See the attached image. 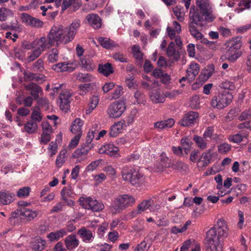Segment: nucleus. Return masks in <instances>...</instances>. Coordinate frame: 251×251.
Returning a JSON list of instances; mask_svg holds the SVG:
<instances>
[{
	"label": "nucleus",
	"instance_id": "nucleus-29",
	"mask_svg": "<svg viewBox=\"0 0 251 251\" xmlns=\"http://www.w3.org/2000/svg\"><path fill=\"white\" fill-rule=\"evenodd\" d=\"M150 99L153 102L155 103H162L165 100V98L160 91L157 90L151 91L150 94Z\"/></svg>",
	"mask_w": 251,
	"mask_h": 251
},
{
	"label": "nucleus",
	"instance_id": "nucleus-39",
	"mask_svg": "<svg viewBox=\"0 0 251 251\" xmlns=\"http://www.w3.org/2000/svg\"><path fill=\"white\" fill-rule=\"evenodd\" d=\"M99 102V99L98 96H94L90 99V103L88 108L86 110V113L89 114L97 107Z\"/></svg>",
	"mask_w": 251,
	"mask_h": 251
},
{
	"label": "nucleus",
	"instance_id": "nucleus-45",
	"mask_svg": "<svg viewBox=\"0 0 251 251\" xmlns=\"http://www.w3.org/2000/svg\"><path fill=\"white\" fill-rule=\"evenodd\" d=\"M103 171L108 175L111 178H116V170L111 165H108L103 168Z\"/></svg>",
	"mask_w": 251,
	"mask_h": 251
},
{
	"label": "nucleus",
	"instance_id": "nucleus-26",
	"mask_svg": "<svg viewBox=\"0 0 251 251\" xmlns=\"http://www.w3.org/2000/svg\"><path fill=\"white\" fill-rule=\"evenodd\" d=\"M13 11L8 8L2 7H0V21L4 22L7 21L9 18L14 16Z\"/></svg>",
	"mask_w": 251,
	"mask_h": 251
},
{
	"label": "nucleus",
	"instance_id": "nucleus-42",
	"mask_svg": "<svg viewBox=\"0 0 251 251\" xmlns=\"http://www.w3.org/2000/svg\"><path fill=\"white\" fill-rule=\"evenodd\" d=\"M59 58L58 51L56 49H52L49 53L48 60L50 63L58 61Z\"/></svg>",
	"mask_w": 251,
	"mask_h": 251
},
{
	"label": "nucleus",
	"instance_id": "nucleus-47",
	"mask_svg": "<svg viewBox=\"0 0 251 251\" xmlns=\"http://www.w3.org/2000/svg\"><path fill=\"white\" fill-rule=\"evenodd\" d=\"M132 53L136 59L141 60L143 58V54L140 50V48L137 45H134L132 48Z\"/></svg>",
	"mask_w": 251,
	"mask_h": 251
},
{
	"label": "nucleus",
	"instance_id": "nucleus-22",
	"mask_svg": "<svg viewBox=\"0 0 251 251\" xmlns=\"http://www.w3.org/2000/svg\"><path fill=\"white\" fill-rule=\"evenodd\" d=\"M83 125V121L80 118H76L72 122L71 126V131L73 134L82 135V126Z\"/></svg>",
	"mask_w": 251,
	"mask_h": 251
},
{
	"label": "nucleus",
	"instance_id": "nucleus-4",
	"mask_svg": "<svg viewBox=\"0 0 251 251\" xmlns=\"http://www.w3.org/2000/svg\"><path fill=\"white\" fill-rule=\"evenodd\" d=\"M190 22L189 24V31L192 36L196 40H200L201 43L208 44V41L203 37V35L197 28L198 25L201 26V22H203V18L201 17L197 11L190 12Z\"/></svg>",
	"mask_w": 251,
	"mask_h": 251
},
{
	"label": "nucleus",
	"instance_id": "nucleus-64",
	"mask_svg": "<svg viewBox=\"0 0 251 251\" xmlns=\"http://www.w3.org/2000/svg\"><path fill=\"white\" fill-rule=\"evenodd\" d=\"M251 118V109L246 110L241 113L239 117L241 121L246 120Z\"/></svg>",
	"mask_w": 251,
	"mask_h": 251
},
{
	"label": "nucleus",
	"instance_id": "nucleus-12",
	"mask_svg": "<svg viewBox=\"0 0 251 251\" xmlns=\"http://www.w3.org/2000/svg\"><path fill=\"white\" fill-rule=\"evenodd\" d=\"M71 93L66 90L62 91L59 98L58 103L62 111L67 112L70 108V103L71 100Z\"/></svg>",
	"mask_w": 251,
	"mask_h": 251
},
{
	"label": "nucleus",
	"instance_id": "nucleus-34",
	"mask_svg": "<svg viewBox=\"0 0 251 251\" xmlns=\"http://www.w3.org/2000/svg\"><path fill=\"white\" fill-rule=\"evenodd\" d=\"M98 71L104 76H108L113 73V68L110 63L99 65Z\"/></svg>",
	"mask_w": 251,
	"mask_h": 251
},
{
	"label": "nucleus",
	"instance_id": "nucleus-6",
	"mask_svg": "<svg viewBox=\"0 0 251 251\" xmlns=\"http://www.w3.org/2000/svg\"><path fill=\"white\" fill-rule=\"evenodd\" d=\"M135 203V199L127 194L121 195L113 201L110 210L113 213H119L125 208L132 206Z\"/></svg>",
	"mask_w": 251,
	"mask_h": 251
},
{
	"label": "nucleus",
	"instance_id": "nucleus-58",
	"mask_svg": "<svg viewBox=\"0 0 251 251\" xmlns=\"http://www.w3.org/2000/svg\"><path fill=\"white\" fill-rule=\"evenodd\" d=\"M113 58L120 62H127V58L123 53L116 52L113 55Z\"/></svg>",
	"mask_w": 251,
	"mask_h": 251
},
{
	"label": "nucleus",
	"instance_id": "nucleus-60",
	"mask_svg": "<svg viewBox=\"0 0 251 251\" xmlns=\"http://www.w3.org/2000/svg\"><path fill=\"white\" fill-rule=\"evenodd\" d=\"M140 155L136 152H134L130 155H128L126 157L123 159V162L124 163L127 162L133 161L139 159Z\"/></svg>",
	"mask_w": 251,
	"mask_h": 251
},
{
	"label": "nucleus",
	"instance_id": "nucleus-13",
	"mask_svg": "<svg viewBox=\"0 0 251 251\" xmlns=\"http://www.w3.org/2000/svg\"><path fill=\"white\" fill-rule=\"evenodd\" d=\"M198 113L190 111L184 115L182 119L179 122L183 126H189L194 125L198 120Z\"/></svg>",
	"mask_w": 251,
	"mask_h": 251
},
{
	"label": "nucleus",
	"instance_id": "nucleus-10",
	"mask_svg": "<svg viewBox=\"0 0 251 251\" xmlns=\"http://www.w3.org/2000/svg\"><path fill=\"white\" fill-rule=\"evenodd\" d=\"M80 205L85 209L93 212H100L104 207L103 204L91 197H81L79 199Z\"/></svg>",
	"mask_w": 251,
	"mask_h": 251
},
{
	"label": "nucleus",
	"instance_id": "nucleus-37",
	"mask_svg": "<svg viewBox=\"0 0 251 251\" xmlns=\"http://www.w3.org/2000/svg\"><path fill=\"white\" fill-rule=\"evenodd\" d=\"M166 53L169 57H173L174 61H177L179 57L178 53L176 52L175 49V44L173 42H171L169 45L166 50Z\"/></svg>",
	"mask_w": 251,
	"mask_h": 251
},
{
	"label": "nucleus",
	"instance_id": "nucleus-48",
	"mask_svg": "<svg viewBox=\"0 0 251 251\" xmlns=\"http://www.w3.org/2000/svg\"><path fill=\"white\" fill-rule=\"evenodd\" d=\"M123 89L121 86H117L111 93V99H119L123 93Z\"/></svg>",
	"mask_w": 251,
	"mask_h": 251
},
{
	"label": "nucleus",
	"instance_id": "nucleus-25",
	"mask_svg": "<svg viewBox=\"0 0 251 251\" xmlns=\"http://www.w3.org/2000/svg\"><path fill=\"white\" fill-rule=\"evenodd\" d=\"M210 151L203 152L201 155L198 162V167L202 168L208 165L210 163L211 156L210 154Z\"/></svg>",
	"mask_w": 251,
	"mask_h": 251
},
{
	"label": "nucleus",
	"instance_id": "nucleus-50",
	"mask_svg": "<svg viewBox=\"0 0 251 251\" xmlns=\"http://www.w3.org/2000/svg\"><path fill=\"white\" fill-rule=\"evenodd\" d=\"M81 135L79 134H76L71 140L68 148L70 149H74L78 145L80 140Z\"/></svg>",
	"mask_w": 251,
	"mask_h": 251
},
{
	"label": "nucleus",
	"instance_id": "nucleus-9",
	"mask_svg": "<svg viewBox=\"0 0 251 251\" xmlns=\"http://www.w3.org/2000/svg\"><path fill=\"white\" fill-rule=\"evenodd\" d=\"M232 99V96L228 93L219 94L211 100V105L215 108L223 109L228 105Z\"/></svg>",
	"mask_w": 251,
	"mask_h": 251
},
{
	"label": "nucleus",
	"instance_id": "nucleus-46",
	"mask_svg": "<svg viewBox=\"0 0 251 251\" xmlns=\"http://www.w3.org/2000/svg\"><path fill=\"white\" fill-rule=\"evenodd\" d=\"M108 223L103 222L99 226L97 233L99 237L101 238L103 236L105 231L108 229Z\"/></svg>",
	"mask_w": 251,
	"mask_h": 251
},
{
	"label": "nucleus",
	"instance_id": "nucleus-35",
	"mask_svg": "<svg viewBox=\"0 0 251 251\" xmlns=\"http://www.w3.org/2000/svg\"><path fill=\"white\" fill-rule=\"evenodd\" d=\"M46 246V241L40 237L36 238L32 243V249L37 251H42Z\"/></svg>",
	"mask_w": 251,
	"mask_h": 251
},
{
	"label": "nucleus",
	"instance_id": "nucleus-49",
	"mask_svg": "<svg viewBox=\"0 0 251 251\" xmlns=\"http://www.w3.org/2000/svg\"><path fill=\"white\" fill-rule=\"evenodd\" d=\"M173 168L181 171H185L188 169V166L181 161H177L174 163Z\"/></svg>",
	"mask_w": 251,
	"mask_h": 251
},
{
	"label": "nucleus",
	"instance_id": "nucleus-7",
	"mask_svg": "<svg viewBox=\"0 0 251 251\" xmlns=\"http://www.w3.org/2000/svg\"><path fill=\"white\" fill-rule=\"evenodd\" d=\"M196 4L199 8V11L194 8H191L190 11H197L201 17L203 18V21L211 22L215 19V16L213 14V8L208 0H197Z\"/></svg>",
	"mask_w": 251,
	"mask_h": 251
},
{
	"label": "nucleus",
	"instance_id": "nucleus-24",
	"mask_svg": "<svg viewBox=\"0 0 251 251\" xmlns=\"http://www.w3.org/2000/svg\"><path fill=\"white\" fill-rule=\"evenodd\" d=\"M52 68L53 70L58 72H72L74 70V68L72 65L69 63H59L52 66Z\"/></svg>",
	"mask_w": 251,
	"mask_h": 251
},
{
	"label": "nucleus",
	"instance_id": "nucleus-18",
	"mask_svg": "<svg viewBox=\"0 0 251 251\" xmlns=\"http://www.w3.org/2000/svg\"><path fill=\"white\" fill-rule=\"evenodd\" d=\"M125 124L124 121H120L115 122L110 127L109 134L111 137H116L122 132L124 126Z\"/></svg>",
	"mask_w": 251,
	"mask_h": 251
},
{
	"label": "nucleus",
	"instance_id": "nucleus-31",
	"mask_svg": "<svg viewBox=\"0 0 251 251\" xmlns=\"http://www.w3.org/2000/svg\"><path fill=\"white\" fill-rule=\"evenodd\" d=\"M26 90L30 92V94L35 100H37L39 97V94L41 92V88L38 85L31 83L26 86Z\"/></svg>",
	"mask_w": 251,
	"mask_h": 251
},
{
	"label": "nucleus",
	"instance_id": "nucleus-51",
	"mask_svg": "<svg viewBox=\"0 0 251 251\" xmlns=\"http://www.w3.org/2000/svg\"><path fill=\"white\" fill-rule=\"evenodd\" d=\"M32 17V16L26 13H22L20 15L22 22L28 26H29Z\"/></svg>",
	"mask_w": 251,
	"mask_h": 251
},
{
	"label": "nucleus",
	"instance_id": "nucleus-33",
	"mask_svg": "<svg viewBox=\"0 0 251 251\" xmlns=\"http://www.w3.org/2000/svg\"><path fill=\"white\" fill-rule=\"evenodd\" d=\"M151 204L152 201H151V200H144L138 205L137 209V213L138 214H140L142 212H144V211L146 210L147 209H149L150 207H151L150 210L151 211H154L155 209H154L153 207L151 206Z\"/></svg>",
	"mask_w": 251,
	"mask_h": 251
},
{
	"label": "nucleus",
	"instance_id": "nucleus-16",
	"mask_svg": "<svg viewBox=\"0 0 251 251\" xmlns=\"http://www.w3.org/2000/svg\"><path fill=\"white\" fill-rule=\"evenodd\" d=\"M119 149L113 144H107L99 150V153H105L111 156H117Z\"/></svg>",
	"mask_w": 251,
	"mask_h": 251
},
{
	"label": "nucleus",
	"instance_id": "nucleus-14",
	"mask_svg": "<svg viewBox=\"0 0 251 251\" xmlns=\"http://www.w3.org/2000/svg\"><path fill=\"white\" fill-rule=\"evenodd\" d=\"M77 235L82 240V241L86 243H89L93 242L94 239V234L93 232L85 227H81L77 231Z\"/></svg>",
	"mask_w": 251,
	"mask_h": 251
},
{
	"label": "nucleus",
	"instance_id": "nucleus-27",
	"mask_svg": "<svg viewBox=\"0 0 251 251\" xmlns=\"http://www.w3.org/2000/svg\"><path fill=\"white\" fill-rule=\"evenodd\" d=\"M66 235H67V230L65 229H60V230L50 233L48 234L47 237L50 241L52 242L57 241Z\"/></svg>",
	"mask_w": 251,
	"mask_h": 251
},
{
	"label": "nucleus",
	"instance_id": "nucleus-59",
	"mask_svg": "<svg viewBox=\"0 0 251 251\" xmlns=\"http://www.w3.org/2000/svg\"><path fill=\"white\" fill-rule=\"evenodd\" d=\"M243 139V136L240 134H236L234 135H230L228 137V139L230 142L234 143H239L241 142Z\"/></svg>",
	"mask_w": 251,
	"mask_h": 251
},
{
	"label": "nucleus",
	"instance_id": "nucleus-53",
	"mask_svg": "<svg viewBox=\"0 0 251 251\" xmlns=\"http://www.w3.org/2000/svg\"><path fill=\"white\" fill-rule=\"evenodd\" d=\"M61 195L62 199L66 202L67 204L70 206H73L74 205V201L72 200H68L67 197L68 194H67L66 190L63 188L61 191Z\"/></svg>",
	"mask_w": 251,
	"mask_h": 251
},
{
	"label": "nucleus",
	"instance_id": "nucleus-19",
	"mask_svg": "<svg viewBox=\"0 0 251 251\" xmlns=\"http://www.w3.org/2000/svg\"><path fill=\"white\" fill-rule=\"evenodd\" d=\"M200 67L198 64L192 63L187 70V78L189 81L195 79L196 76L199 74Z\"/></svg>",
	"mask_w": 251,
	"mask_h": 251
},
{
	"label": "nucleus",
	"instance_id": "nucleus-57",
	"mask_svg": "<svg viewBox=\"0 0 251 251\" xmlns=\"http://www.w3.org/2000/svg\"><path fill=\"white\" fill-rule=\"evenodd\" d=\"M30 188L28 187H24L21 188L17 192V196L20 198L25 197L29 195Z\"/></svg>",
	"mask_w": 251,
	"mask_h": 251
},
{
	"label": "nucleus",
	"instance_id": "nucleus-54",
	"mask_svg": "<svg viewBox=\"0 0 251 251\" xmlns=\"http://www.w3.org/2000/svg\"><path fill=\"white\" fill-rule=\"evenodd\" d=\"M43 25V22L39 19L33 17L29 26L36 28H40L42 27Z\"/></svg>",
	"mask_w": 251,
	"mask_h": 251
},
{
	"label": "nucleus",
	"instance_id": "nucleus-52",
	"mask_svg": "<svg viewBox=\"0 0 251 251\" xmlns=\"http://www.w3.org/2000/svg\"><path fill=\"white\" fill-rule=\"evenodd\" d=\"M32 17V16L26 13H22L20 15L22 22L28 26H29Z\"/></svg>",
	"mask_w": 251,
	"mask_h": 251
},
{
	"label": "nucleus",
	"instance_id": "nucleus-21",
	"mask_svg": "<svg viewBox=\"0 0 251 251\" xmlns=\"http://www.w3.org/2000/svg\"><path fill=\"white\" fill-rule=\"evenodd\" d=\"M86 19L93 28L97 29L101 27V20L98 15L95 14H89L87 16Z\"/></svg>",
	"mask_w": 251,
	"mask_h": 251
},
{
	"label": "nucleus",
	"instance_id": "nucleus-63",
	"mask_svg": "<svg viewBox=\"0 0 251 251\" xmlns=\"http://www.w3.org/2000/svg\"><path fill=\"white\" fill-rule=\"evenodd\" d=\"M43 61L41 59H38L33 65L34 70H36L39 72H42L44 69L43 68Z\"/></svg>",
	"mask_w": 251,
	"mask_h": 251
},
{
	"label": "nucleus",
	"instance_id": "nucleus-56",
	"mask_svg": "<svg viewBox=\"0 0 251 251\" xmlns=\"http://www.w3.org/2000/svg\"><path fill=\"white\" fill-rule=\"evenodd\" d=\"M31 121H34L37 124L40 122L42 120L41 113L39 110H34L31 114Z\"/></svg>",
	"mask_w": 251,
	"mask_h": 251
},
{
	"label": "nucleus",
	"instance_id": "nucleus-3",
	"mask_svg": "<svg viewBox=\"0 0 251 251\" xmlns=\"http://www.w3.org/2000/svg\"><path fill=\"white\" fill-rule=\"evenodd\" d=\"M80 26V21L75 19L66 28H63L62 26L52 27L59 34V36H57L59 42L65 44L73 40Z\"/></svg>",
	"mask_w": 251,
	"mask_h": 251
},
{
	"label": "nucleus",
	"instance_id": "nucleus-43",
	"mask_svg": "<svg viewBox=\"0 0 251 251\" xmlns=\"http://www.w3.org/2000/svg\"><path fill=\"white\" fill-rule=\"evenodd\" d=\"M173 63L174 60L170 59L167 61L165 57L163 56H160L157 61V65L158 66L163 68L170 67Z\"/></svg>",
	"mask_w": 251,
	"mask_h": 251
},
{
	"label": "nucleus",
	"instance_id": "nucleus-30",
	"mask_svg": "<svg viewBox=\"0 0 251 251\" xmlns=\"http://www.w3.org/2000/svg\"><path fill=\"white\" fill-rule=\"evenodd\" d=\"M98 40L101 46L106 49H112L118 46L116 43L108 38L101 37H99Z\"/></svg>",
	"mask_w": 251,
	"mask_h": 251
},
{
	"label": "nucleus",
	"instance_id": "nucleus-11",
	"mask_svg": "<svg viewBox=\"0 0 251 251\" xmlns=\"http://www.w3.org/2000/svg\"><path fill=\"white\" fill-rule=\"evenodd\" d=\"M93 148V145L84 144L80 148L76 149L73 153L72 156L76 159L75 163H81L87 159V154Z\"/></svg>",
	"mask_w": 251,
	"mask_h": 251
},
{
	"label": "nucleus",
	"instance_id": "nucleus-17",
	"mask_svg": "<svg viewBox=\"0 0 251 251\" xmlns=\"http://www.w3.org/2000/svg\"><path fill=\"white\" fill-rule=\"evenodd\" d=\"M65 245L69 250L76 248L79 245V241L75 235L72 234L67 236L65 239Z\"/></svg>",
	"mask_w": 251,
	"mask_h": 251
},
{
	"label": "nucleus",
	"instance_id": "nucleus-41",
	"mask_svg": "<svg viewBox=\"0 0 251 251\" xmlns=\"http://www.w3.org/2000/svg\"><path fill=\"white\" fill-rule=\"evenodd\" d=\"M193 140L197 146L201 150H204L207 148V143L202 137L195 135Z\"/></svg>",
	"mask_w": 251,
	"mask_h": 251
},
{
	"label": "nucleus",
	"instance_id": "nucleus-32",
	"mask_svg": "<svg viewBox=\"0 0 251 251\" xmlns=\"http://www.w3.org/2000/svg\"><path fill=\"white\" fill-rule=\"evenodd\" d=\"M38 214V212L37 211H33L25 207L21 208V215L29 221H31L36 218Z\"/></svg>",
	"mask_w": 251,
	"mask_h": 251
},
{
	"label": "nucleus",
	"instance_id": "nucleus-2",
	"mask_svg": "<svg viewBox=\"0 0 251 251\" xmlns=\"http://www.w3.org/2000/svg\"><path fill=\"white\" fill-rule=\"evenodd\" d=\"M59 34L52 27L48 35V38L42 37L40 39H35L28 47L25 46V48L34 49L31 54L29 56L28 59L29 61H32L37 58L42 52L53 45H58L60 43L59 42L58 36Z\"/></svg>",
	"mask_w": 251,
	"mask_h": 251
},
{
	"label": "nucleus",
	"instance_id": "nucleus-40",
	"mask_svg": "<svg viewBox=\"0 0 251 251\" xmlns=\"http://www.w3.org/2000/svg\"><path fill=\"white\" fill-rule=\"evenodd\" d=\"M180 142L185 153L186 154H188L191 149L192 142L188 137L182 138Z\"/></svg>",
	"mask_w": 251,
	"mask_h": 251
},
{
	"label": "nucleus",
	"instance_id": "nucleus-28",
	"mask_svg": "<svg viewBox=\"0 0 251 251\" xmlns=\"http://www.w3.org/2000/svg\"><path fill=\"white\" fill-rule=\"evenodd\" d=\"M81 63L83 68L87 71H91L96 68V65L90 57H85L81 60Z\"/></svg>",
	"mask_w": 251,
	"mask_h": 251
},
{
	"label": "nucleus",
	"instance_id": "nucleus-5",
	"mask_svg": "<svg viewBox=\"0 0 251 251\" xmlns=\"http://www.w3.org/2000/svg\"><path fill=\"white\" fill-rule=\"evenodd\" d=\"M121 175L124 180L130 182L136 187L143 184L145 180V176L141 172L128 166H124L122 168Z\"/></svg>",
	"mask_w": 251,
	"mask_h": 251
},
{
	"label": "nucleus",
	"instance_id": "nucleus-15",
	"mask_svg": "<svg viewBox=\"0 0 251 251\" xmlns=\"http://www.w3.org/2000/svg\"><path fill=\"white\" fill-rule=\"evenodd\" d=\"M226 53L227 59L232 62L235 61L241 55L238 45L236 44H232L228 49Z\"/></svg>",
	"mask_w": 251,
	"mask_h": 251
},
{
	"label": "nucleus",
	"instance_id": "nucleus-38",
	"mask_svg": "<svg viewBox=\"0 0 251 251\" xmlns=\"http://www.w3.org/2000/svg\"><path fill=\"white\" fill-rule=\"evenodd\" d=\"M67 150L63 149L59 153V154L57 157L56 159L55 164L58 168L61 167L64 163L65 162L66 159Z\"/></svg>",
	"mask_w": 251,
	"mask_h": 251
},
{
	"label": "nucleus",
	"instance_id": "nucleus-8",
	"mask_svg": "<svg viewBox=\"0 0 251 251\" xmlns=\"http://www.w3.org/2000/svg\"><path fill=\"white\" fill-rule=\"evenodd\" d=\"M126 103L122 99L114 101L109 104L106 110L108 117L110 119H117L121 117L126 110Z\"/></svg>",
	"mask_w": 251,
	"mask_h": 251
},
{
	"label": "nucleus",
	"instance_id": "nucleus-1",
	"mask_svg": "<svg viewBox=\"0 0 251 251\" xmlns=\"http://www.w3.org/2000/svg\"><path fill=\"white\" fill-rule=\"evenodd\" d=\"M229 229L225 220H217L214 226L206 233V239L209 243L206 251H223V243L228 235Z\"/></svg>",
	"mask_w": 251,
	"mask_h": 251
},
{
	"label": "nucleus",
	"instance_id": "nucleus-62",
	"mask_svg": "<svg viewBox=\"0 0 251 251\" xmlns=\"http://www.w3.org/2000/svg\"><path fill=\"white\" fill-rule=\"evenodd\" d=\"M126 86L129 88H135L137 86L135 82L134 81V77L133 76H130L129 78H127L125 80Z\"/></svg>",
	"mask_w": 251,
	"mask_h": 251
},
{
	"label": "nucleus",
	"instance_id": "nucleus-61",
	"mask_svg": "<svg viewBox=\"0 0 251 251\" xmlns=\"http://www.w3.org/2000/svg\"><path fill=\"white\" fill-rule=\"evenodd\" d=\"M231 149V146L227 143H223L218 147L219 151L221 153L228 152Z\"/></svg>",
	"mask_w": 251,
	"mask_h": 251
},
{
	"label": "nucleus",
	"instance_id": "nucleus-36",
	"mask_svg": "<svg viewBox=\"0 0 251 251\" xmlns=\"http://www.w3.org/2000/svg\"><path fill=\"white\" fill-rule=\"evenodd\" d=\"M38 127L37 124L34 121H28L24 126L22 131H25L29 134H33L36 132Z\"/></svg>",
	"mask_w": 251,
	"mask_h": 251
},
{
	"label": "nucleus",
	"instance_id": "nucleus-55",
	"mask_svg": "<svg viewBox=\"0 0 251 251\" xmlns=\"http://www.w3.org/2000/svg\"><path fill=\"white\" fill-rule=\"evenodd\" d=\"M95 129H90L89 130L86 136L85 145H92L91 144L95 137Z\"/></svg>",
	"mask_w": 251,
	"mask_h": 251
},
{
	"label": "nucleus",
	"instance_id": "nucleus-23",
	"mask_svg": "<svg viewBox=\"0 0 251 251\" xmlns=\"http://www.w3.org/2000/svg\"><path fill=\"white\" fill-rule=\"evenodd\" d=\"M175 120L172 118L167 120L158 121L154 124V127L159 129H163L166 128H170L175 124Z\"/></svg>",
	"mask_w": 251,
	"mask_h": 251
},
{
	"label": "nucleus",
	"instance_id": "nucleus-44",
	"mask_svg": "<svg viewBox=\"0 0 251 251\" xmlns=\"http://www.w3.org/2000/svg\"><path fill=\"white\" fill-rule=\"evenodd\" d=\"M76 78L80 81L86 82L92 81L94 77L87 73H79L76 75Z\"/></svg>",
	"mask_w": 251,
	"mask_h": 251
},
{
	"label": "nucleus",
	"instance_id": "nucleus-20",
	"mask_svg": "<svg viewBox=\"0 0 251 251\" xmlns=\"http://www.w3.org/2000/svg\"><path fill=\"white\" fill-rule=\"evenodd\" d=\"M15 195L9 191H0V204L7 205L14 199Z\"/></svg>",
	"mask_w": 251,
	"mask_h": 251
}]
</instances>
